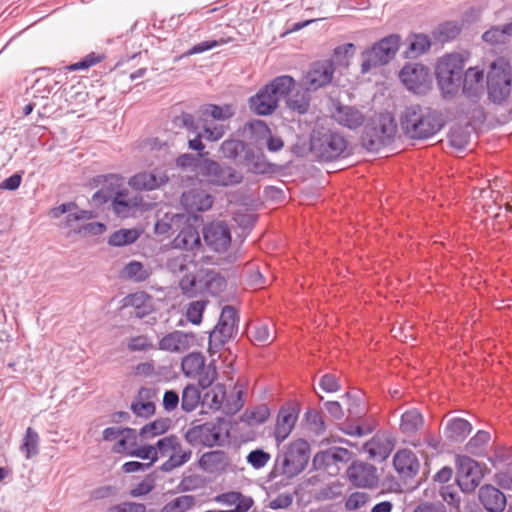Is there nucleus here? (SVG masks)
<instances>
[{
  "instance_id": "39",
  "label": "nucleus",
  "mask_w": 512,
  "mask_h": 512,
  "mask_svg": "<svg viewBox=\"0 0 512 512\" xmlns=\"http://www.w3.org/2000/svg\"><path fill=\"white\" fill-rule=\"evenodd\" d=\"M201 277V269L197 270L196 273L185 274L179 282V287L183 295L188 298H193L202 294V281L199 282Z\"/></svg>"
},
{
  "instance_id": "31",
  "label": "nucleus",
  "mask_w": 512,
  "mask_h": 512,
  "mask_svg": "<svg viewBox=\"0 0 512 512\" xmlns=\"http://www.w3.org/2000/svg\"><path fill=\"white\" fill-rule=\"evenodd\" d=\"M471 430L472 425L469 421L460 417H455L448 420L444 428V435L448 441L460 443L466 439Z\"/></svg>"
},
{
  "instance_id": "59",
  "label": "nucleus",
  "mask_w": 512,
  "mask_h": 512,
  "mask_svg": "<svg viewBox=\"0 0 512 512\" xmlns=\"http://www.w3.org/2000/svg\"><path fill=\"white\" fill-rule=\"evenodd\" d=\"M156 478V471L148 474L143 481H141L135 488L131 489L130 495L132 497H140L148 494L154 489Z\"/></svg>"
},
{
  "instance_id": "3",
  "label": "nucleus",
  "mask_w": 512,
  "mask_h": 512,
  "mask_svg": "<svg viewBox=\"0 0 512 512\" xmlns=\"http://www.w3.org/2000/svg\"><path fill=\"white\" fill-rule=\"evenodd\" d=\"M310 444L307 440L299 438L283 446L275 458L274 466L269 478L284 476L292 479L301 474L307 467L310 459Z\"/></svg>"
},
{
  "instance_id": "24",
  "label": "nucleus",
  "mask_w": 512,
  "mask_h": 512,
  "mask_svg": "<svg viewBox=\"0 0 512 512\" xmlns=\"http://www.w3.org/2000/svg\"><path fill=\"white\" fill-rule=\"evenodd\" d=\"M194 340L195 336L193 333L175 330L160 339L158 348L169 352H183L193 344Z\"/></svg>"
},
{
  "instance_id": "20",
  "label": "nucleus",
  "mask_w": 512,
  "mask_h": 512,
  "mask_svg": "<svg viewBox=\"0 0 512 512\" xmlns=\"http://www.w3.org/2000/svg\"><path fill=\"white\" fill-rule=\"evenodd\" d=\"M347 476L356 487L375 488L379 484L376 467L367 462L353 461L347 469Z\"/></svg>"
},
{
  "instance_id": "15",
  "label": "nucleus",
  "mask_w": 512,
  "mask_h": 512,
  "mask_svg": "<svg viewBox=\"0 0 512 512\" xmlns=\"http://www.w3.org/2000/svg\"><path fill=\"white\" fill-rule=\"evenodd\" d=\"M184 439L192 446H205L211 448L220 444L221 429L219 425L213 422L195 424L194 421L185 432Z\"/></svg>"
},
{
  "instance_id": "38",
  "label": "nucleus",
  "mask_w": 512,
  "mask_h": 512,
  "mask_svg": "<svg viewBox=\"0 0 512 512\" xmlns=\"http://www.w3.org/2000/svg\"><path fill=\"white\" fill-rule=\"evenodd\" d=\"M422 414L415 408L405 411L400 419V430L406 435L415 434L422 426Z\"/></svg>"
},
{
  "instance_id": "33",
  "label": "nucleus",
  "mask_w": 512,
  "mask_h": 512,
  "mask_svg": "<svg viewBox=\"0 0 512 512\" xmlns=\"http://www.w3.org/2000/svg\"><path fill=\"white\" fill-rule=\"evenodd\" d=\"M407 48L404 51V57L407 59L417 58L429 51L431 40L428 35L423 33H412L407 39Z\"/></svg>"
},
{
  "instance_id": "47",
  "label": "nucleus",
  "mask_w": 512,
  "mask_h": 512,
  "mask_svg": "<svg viewBox=\"0 0 512 512\" xmlns=\"http://www.w3.org/2000/svg\"><path fill=\"white\" fill-rule=\"evenodd\" d=\"M308 92L307 90L305 92L297 91L292 97L287 99V107L299 115L306 114L310 108V95Z\"/></svg>"
},
{
  "instance_id": "26",
  "label": "nucleus",
  "mask_w": 512,
  "mask_h": 512,
  "mask_svg": "<svg viewBox=\"0 0 512 512\" xmlns=\"http://www.w3.org/2000/svg\"><path fill=\"white\" fill-rule=\"evenodd\" d=\"M213 197L199 190H191L183 193L181 203L189 212H204L209 210L213 205Z\"/></svg>"
},
{
  "instance_id": "44",
  "label": "nucleus",
  "mask_w": 512,
  "mask_h": 512,
  "mask_svg": "<svg viewBox=\"0 0 512 512\" xmlns=\"http://www.w3.org/2000/svg\"><path fill=\"white\" fill-rule=\"evenodd\" d=\"M249 127L253 132L264 134V135L268 134L267 147L270 152H277L282 149V147L284 145L282 139L279 137H273L270 134L269 127L267 126V124L264 121L256 120V121L250 122Z\"/></svg>"
},
{
  "instance_id": "55",
  "label": "nucleus",
  "mask_w": 512,
  "mask_h": 512,
  "mask_svg": "<svg viewBox=\"0 0 512 512\" xmlns=\"http://www.w3.org/2000/svg\"><path fill=\"white\" fill-rule=\"evenodd\" d=\"M232 41V38H220L219 40H206L193 45L185 52V56H191L195 54H201L208 50H211L219 45L227 44Z\"/></svg>"
},
{
  "instance_id": "51",
  "label": "nucleus",
  "mask_w": 512,
  "mask_h": 512,
  "mask_svg": "<svg viewBox=\"0 0 512 512\" xmlns=\"http://www.w3.org/2000/svg\"><path fill=\"white\" fill-rule=\"evenodd\" d=\"M510 37L512 33L508 30L507 24L502 27H492L482 34V40L491 44H504Z\"/></svg>"
},
{
  "instance_id": "53",
  "label": "nucleus",
  "mask_w": 512,
  "mask_h": 512,
  "mask_svg": "<svg viewBox=\"0 0 512 512\" xmlns=\"http://www.w3.org/2000/svg\"><path fill=\"white\" fill-rule=\"evenodd\" d=\"M247 334L254 343L265 344L270 339L269 327L265 323H255L248 327Z\"/></svg>"
},
{
  "instance_id": "32",
  "label": "nucleus",
  "mask_w": 512,
  "mask_h": 512,
  "mask_svg": "<svg viewBox=\"0 0 512 512\" xmlns=\"http://www.w3.org/2000/svg\"><path fill=\"white\" fill-rule=\"evenodd\" d=\"M173 245L175 248L186 251L200 247L201 239L198 230L191 224L184 225L173 239Z\"/></svg>"
},
{
  "instance_id": "9",
  "label": "nucleus",
  "mask_w": 512,
  "mask_h": 512,
  "mask_svg": "<svg viewBox=\"0 0 512 512\" xmlns=\"http://www.w3.org/2000/svg\"><path fill=\"white\" fill-rule=\"evenodd\" d=\"M240 317L236 308L225 305L218 322L209 332L208 351L210 354L220 351L238 332Z\"/></svg>"
},
{
  "instance_id": "61",
  "label": "nucleus",
  "mask_w": 512,
  "mask_h": 512,
  "mask_svg": "<svg viewBox=\"0 0 512 512\" xmlns=\"http://www.w3.org/2000/svg\"><path fill=\"white\" fill-rule=\"evenodd\" d=\"M128 454L132 457H137L140 459H150L151 466L158 461L157 452L155 451L154 445H143L138 448H135L128 452Z\"/></svg>"
},
{
  "instance_id": "36",
  "label": "nucleus",
  "mask_w": 512,
  "mask_h": 512,
  "mask_svg": "<svg viewBox=\"0 0 512 512\" xmlns=\"http://www.w3.org/2000/svg\"><path fill=\"white\" fill-rule=\"evenodd\" d=\"M155 393L152 389L141 387L138 391V398L140 401L132 402L130 409L138 417L150 418L155 414L156 406L152 401L143 402V399H149L154 396Z\"/></svg>"
},
{
  "instance_id": "6",
  "label": "nucleus",
  "mask_w": 512,
  "mask_h": 512,
  "mask_svg": "<svg viewBox=\"0 0 512 512\" xmlns=\"http://www.w3.org/2000/svg\"><path fill=\"white\" fill-rule=\"evenodd\" d=\"M396 129L394 118L389 114H381L366 123L361 135V144L369 152H378L393 142Z\"/></svg>"
},
{
  "instance_id": "2",
  "label": "nucleus",
  "mask_w": 512,
  "mask_h": 512,
  "mask_svg": "<svg viewBox=\"0 0 512 512\" xmlns=\"http://www.w3.org/2000/svg\"><path fill=\"white\" fill-rule=\"evenodd\" d=\"M399 120L404 135L413 140L429 139L445 125L441 112L419 104L407 106Z\"/></svg>"
},
{
  "instance_id": "35",
  "label": "nucleus",
  "mask_w": 512,
  "mask_h": 512,
  "mask_svg": "<svg viewBox=\"0 0 512 512\" xmlns=\"http://www.w3.org/2000/svg\"><path fill=\"white\" fill-rule=\"evenodd\" d=\"M390 444L387 439L377 434L364 444V450L370 459L382 462L389 457L392 451Z\"/></svg>"
},
{
  "instance_id": "40",
  "label": "nucleus",
  "mask_w": 512,
  "mask_h": 512,
  "mask_svg": "<svg viewBox=\"0 0 512 512\" xmlns=\"http://www.w3.org/2000/svg\"><path fill=\"white\" fill-rule=\"evenodd\" d=\"M171 423V419L168 417L158 418L144 425L139 431V436L143 440H149L159 435L165 434L170 429Z\"/></svg>"
},
{
  "instance_id": "5",
  "label": "nucleus",
  "mask_w": 512,
  "mask_h": 512,
  "mask_svg": "<svg viewBox=\"0 0 512 512\" xmlns=\"http://www.w3.org/2000/svg\"><path fill=\"white\" fill-rule=\"evenodd\" d=\"M294 86L295 80L292 76H277L250 97V107L258 115H271L277 109L279 101L287 97Z\"/></svg>"
},
{
  "instance_id": "28",
  "label": "nucleus",
  "mask_w": 512,
  "mask_h": 512,
  "mask_svg": "<svg viewBox=\"0 0 512 512\" xmlns=\"http://www.w3.org/2000/svg\"><path fill=\"white\" fill-rule=\"evenodd\" d=\"M201 275L202 294L218 296L226 289V279L215 270L201 268Z\"/></svg>"
},
{
  "instance_id": "17",
  "label": "nucleus",
  "mask_w": 512,
  "mask_h": 512,
  "mask_svg": "<svg viewBox=\"0 0 512 512\" xmlns=\"http://www.w3.org/2000/svg\"><path fill=\"white\" fill-rule=\"evenodd\" d=\"M480 464L466 455L456 457V482L463 493H471L480 483V477L474 473Z\"/></svg>"
},
{
  "instance_id": "14",
  "label": "nucleus",
  "mask_w": 512,
  "mask_h": 512,
  "mask_svg": "<svg viewBox=\"0 0 512 512\" xmlns=\"http://www.w3.org/2000/svg\"><path fill=\"white\" fill-rule=\"evenodd\" d=\"M399 77L404 86L418 95H425L432 85L430 71L421 63H408L400 70Z\"/></svg>"
},
{
  "instance_id": "29",
  "label": "nucleus",
  "mask_w": 512,
  "mask_h": 512,
  "mask_svg": "<svg viewBox=\"0 0 512 512\" xmlns=\"http://www.w3.org/2000/svg\"><path fill=\"white\" fill-rule=\"evenodd\" d=\"M251 146L238 139H226L220 146V151L225 159L230 160L236 166H242L244 155Z\"/></svg>"
},
{
  "instance_id": "62",
  "label": "nucleus",
  "mask_w": 512,
  "mask_h": 512,
  "mask_svg": "<svg viewBox=\"0 0 512 512\" xmlns=\"http://www.w3.org/2000/svg\"><path fill=\"white\" fill-rule=\"evenodd\" d=\"M319 386L326 393H335L341 389L340 379L332 373L324 374L319 380Z\"/></svg>"
},
{
  "instance_id": "63",
  "label": "nucleus",
  "mask_w": 512,
  "mask_h": 512,
  "mask_svg": "<svg viewBox=\"0 0 512 512\" xmlns=\"http://www.w3.org/2000/svg\"><path fill=\"white\" fill-rule=\"evenodd\" d=\"M304 418L309 426L317 433L325 430V424L321 412L315 409H308Z\"/></svg>"
},
{
  "instance_id": "21",
  "label": "nucleus",
  "mask_w": 512,
  "mask_h": 512,
  "mask_svg": "<svg viewBox=\"0 0 512 512\" xmlns=\"http://www.w3.org/2000/svg\"><path fill=\"white\" fill-rule=\"evenodd\" d=\"M169 177L165 170L156 167L150 171H143L133 175L129 185L139 191H152L165 185Z\"/></svg>"
},
{
  "instance_id": "8",
  "label": "nucleus",
  "mask_w": 512,
  "mask_h": 512,
  "mask_svg": "<svg viewBox=\"0 0 512 512\" xmlns=\"http://www.w3.org/2000/svg\"><path fill=\"white\" fill-rule=\"evenodd\" d=\"M401 44V36L393 33L389 34L370 48L361 53V73L366 74L374 67H380L388 64L397 54Z\"/></svg>"
},
{
  "instance_id": "30",
  "label": "nucleus",
  "mask_w": 512,
  "mask_h": 512,
  "mask_svg": "<svg viewBox=\"0 0 512 512\" xmlns=\"http://www.w3.org/2000/svg\"><path fill=\"white\" fill-rule=\"evenodd\" d=\"M482 506L488 512H502L506 507V496L498 488L490 484L483 485Z\"/></svg>"
},
{
  "instance_id": "27",
  "label": "nucleus",
  "mask_w": 512,
  "mask_h": 512,
  "mask_svg": "<svg viewBox=\"0 0 512 512\" xmlns=\"http://www.w3.org/2000/svg\"><path fill=\"white\" fill-rule=\"evenodd\" d=\"M243 167H248L255 174H271L276 172L277 166L270 163L262 152H256L252 147L244 155Z\"/></svg>"
},
{
  "instance_id": "50",
  "label": "nucleus",
  "mask_w": 512,
  "mask_h": 512,
  "mask_svg": "<svg viewBox=\"0 0 512 512\" xmlns=\"http://www.w3.org/2000/svg\"><path fill=\"white\" fill-rule=\"evenodd\" d=\"M125 276L135 282H144L149 276L150 272L145 268L143 263L139 261H131L124 267Z\"/></svg>"
},
{
  "instance_id": "54",
  "label": "nucleus",
  "mask_w": 512,
  "mask_h": 512,
  "mask_svg": "<svg viewBox=\"0 0 512 512\" xmlns=\"http://www.w3.org/2000/svg\"><path fill=\"white\" fill-rule=\"evenodd\" d=\"M105 59L104 54H98L95 52H91L83 57L80 61L70 64L66 66L68 71H79V70H87L90 67L102 62Z\"/></svg>"
},
{
  "instance_id": "41",
  "label": "nucleus",
  "mask_w": 512,
  "mask_h": 512,
  "mask_svg": "<svg viewBox=\"0 0 512 512\" xmlns=\"http://www.w3.org/2000/svg\"><path fill=\"white\" fill-rule=\"evenodd\" d=\"M483 456L487 458L493 468L498 469L499 467L508 464L511 460L512 447L496 445L488 450Z\"/></svg>"
},
{
  "instance_id": "52",
  "label": "nucleus",
  "mask_w": 512,
  "mask_h": 512,
  "mask_svg": "<svg viewBox=\"0 0 512 512\" xmlns=\"http://www.w3.org/2000/svg\"><path fill=\"white\" fill-rule=\"evenodd\" d=\"M225 453L220 450L204 453L199 459V466L205 471H214L222 463Z\"/></svg>"
},
{
  "instance_id": "25",
  "label": "nucleus",
  "mask_w": 512,
  "mask_h": 512,
  "mask_svg": "<svg viewBox=\"0 0 512 512\" xmlns=\"http://www.w3.org/2000/svg\"><path fill=\"white\" fill-rule=\"evenodd\" d=\"M335 121L350 130H356L364 123V114L357 108L339 104L333 114Z\"/></svg>"
},
{
  "instance_id": "58",
  "label": "nucleus",
  "mask_w": 512,
  "mask_h": 512,
  "mask_svg": "<svg viewBox=\"0 0 512 512\" xmlns=\"http://www.w3.org/2000/svg\"><path fill=\"white\" fill-rule=\"evenodd\" d=\"M207 301L199 300L193 301L188 305L186 317L189 322L194 325H199L202 321V316L206 307Z\"/></svg>"
},
{
  "instance_id": "43",
  "label": "nucleus",
  "mask_w": 512,
  "mask_h": 512,
  "mask_svg": "<svg viewBox=\"0 0 512 512\" xmlns=\"http://www.w3.org/2000/svg\"><path fill=\"white\" fill-rule=\"evenodd\" d=\"M201 113L203 117L210 116L214 120L225 121L235 114V109L231 104H207L202 107Z\"/></svg>"
},
{
  "instance_id": "22",
  "label": "nucleus",
  "mask_w": 512,
  "mask_h": 512,
  "mask_svg": "<svg viewBox=\"0 0 512 512\" xmlns=\"http://www.w3.org/2000/svg\"><path fill=\"white\" fill-rule=\"evenodd\" d=\"M300 409L297 404L283 405L277 415L274 428V437L278 443L283 442L293 430L299 416Z\"/></svg>"
},
{
  "instance_id": "64",
  "label": "nucleus",
  "mask_w": 512,
  "mask_h": 512,
  "mask_svg": "<svg viewBox=\"0 0 512 512\" xmlns=\"http://www.w3.org/2000/svg\"><path fill=\"white\" fill-rule=\"evenodd\" d=\"M448 138L452 147L461 150L467 146L469 136L461 128H457L450 131Z\"/></svg>"
},
{
  "instance_id": "57",
  "label": "nucleus",
  "mask_w": 512,
  "mask_h": 512,
  "mask_svg": "<svg viewBox=\"0 0 512 512\" xmlns=\"http://www.w3.org/2000/svg\"><path fill=\"white\" fill-rule=\"evenodd\" d=\"M202 154L193 155L190 153L181 154L176 158V165L181 169H191L199 174Z\"/></svg>"
},
{
  "instance_id": "49",
  "label": "nucleus",
  "mask_w": 512,
  "mask_h": 512,
  "mask_svg": "<svg viewBox=\"0 0 512 512\" xmlns=\"http://www.w3.org/2000/svg\"><path fill=\"white\" fill-rule=\"evenodd\" d=\"M195 505L193 495H182L168 502L161 512H186Z\"/></svg>"
},
{
  "instance_id": "56",
  "label": "nucleus",
  "mask_w": 512,
  "mask_h": 512,
  "mask_svg": "<svg viewBox=\"0 0 512 512\" xmlns=\"http://www.w3.org/2000/svg\"><path fill=\"white\" fill-rule=\"evenodd\" d=\"M271 459L270 453L258 448L250 451L246 457V461L252 468L259 470L267 465Z\"/></svg>"
},
{
  "instance_id": "4",
  "label": "nucleus",
  "mask_w": 512,
  "mask_h": 512,
  "mask_svg": "<svg viewBox=\"0 0 512 512\" xmlns=\"http://www.w3.org/2000/svg\"><path fill=\"white\" fill-rule=\"evenodd\" d=\"M310 149L317 161L325 163L344 159L350 155L349 143L344 135L324 127L312 131Z\"/></svg>"
},
{
  "instance_id": "34",
  "label": "nucleus",
  "mask_w": 512,
  "mask_h": 512,
  "mask_svg": "<svg viewBox=\"0 0 512 512\" xmlns=\"http://www.w3.org/2000/svg\"><path fill=\"white\" fill-rule=\"evenodd\" d=\"M463 25L456 20L441 22L432 31V37L437 43L445 44L455 40L461 33Z\"/></svg>"
},
{
  "instance_id": "37",
  "label": "nucleus",
  "mask_w": 512,
  "mask_h": 512,
  "mask_svg": "<svg viewBox=\"0 0 512 512\" xmlns=\"http://www.w3.org/2000/svg\"><path fill=\"white\" fill-rule=\"evenodd\" d=\"M137 206L136 201L128 198L127 190L121 189V187L116 188L111 207L117 216L123 218L131 216Z\"/></svg>"
},
{
  "instance_id": "60",
  "label": "nucleus",
  "mask_w": 512,
  "mask_h": 512,
  "mask_svg": "<svg viewBox=\"0 0 512 512\" xmlns=\"http://www.w3.org/2000/svg\"><path fill=\"white\" fill-rule=\"evenodd\" d=\"M202 129L204 138L211 142L220 140L225 134L224 125H212L208 123L207 119L203 120Z\"/></svg>"
},
{
  "instance_id": "16",
  "label": "nucleus",
  "mask_w": 512,
  "mask_h": 512,
  "mask_svg": "<svg viewBox=\"0 0 512 512\" xmlns=\"http://www.w3.org/2000/svg\"><path fill=\"white\" fill-rule=\"evenodd\" d=\"M335 64L332 59L313 62L304 76L307 91H317L329 85L333 79Z\"/></svg>"
},
{
  "instance_id": "13",
  "label": "nucleus",
  "mask_w": 512,
  "mask_h": 512,
  "mask_svg": "<svg viewBox=\"0 0 512 512\" xmlns=\"http://www.w3.org/2000/svg\"><path fill=\"white\" fill-rule=\"evenodd\" d=\"M202 406L213 411H222L226 415H233L244 406L243 392L237 391L235 398L230 401L226 395V386L217 383L202 397Z\"/></svg>"
},
{
  "instance_id": "1",
  "label": "nucleus",
  "mask_w": 512,
  "mask_h": 512,
  "mask_svg": "<svg viewBox=\"0 0 512 512\" xmlns=\"http://www.w3.org/2000/svg\"><path fill=\"white\" fill-rule=\"evenodd\" d=\"M465 68V59L459 53L442 56L435 66V77L442 99H455L461 91L457 103V113L475 119L480 111V68Z\"/></svg>"
},
{
  "instance_id": "42",
  "label": "nucleus",
  "mask_w": 512,
  "mask_h": 512,
  "mask_svg": "<svg viewBox=\"0 0 512 512\" xmlns=\"http://www.w3.org/2000/svg\"><path fill=\"white\" fill-rule=\"evenodd\" d=\"M201 402L202 397L200 389L194 384H188L185 386L182 391L180 402L181 409L186 413H190L194 411L199 406V404H201Z\"/></svg>"
},
{
  "instance_id": "11",
  "label": "nucleus",
  "mask_w": 512,
  "mask_h": 512,
  "mask_svg": "<svg viewBox=\"0 0 512 512\" xmlns=\"http://www.w3.org/2000/svg\"><path fill=\"white\" fill-rule=\"evenodd\" d=\"M155 451L157 452L158 458L168 455L170 451L173 453L169 458L159 466L161 472L169 473L175 468L180 467L187 463L192 455L190 449L183 450L179 438L175 434H170L163 438H160L154 445Z\"/></svg>"
},
{
  "instance_id": "23",
  "label": "nucleus",
  "mask_w": 512,
  "mask_h": 512,
  "mask_svg": "<svg viewBox=\"0 0 512 512\" xmlns=\"http://www.w3.org/2000/svg\"><path fill=\"white\" fill-rule=\"evenodd\" d=\"M393 466L402 479H412L419 471L417 456L408 449L399 450L393 458Z\"/></svg>"
},
{
  "instance_id": "45",
  "label": "nucleus",
  "mask_w": 512,
  "mask_h": 512,
  "mask_svg": "<svg viewBox=\"0 0 512 512\" xmlns=\"http://www.w3.org/2000/svg\"><path fill=\"white\" fill-rule=\"evenodd\" d=\"M139 236L136 229H120L109 236L108 244L113 247H123L134 243Z\"/></svg>"
},
{
  "instance_id": "48",
  "label": "nucleus",
  "mask_w": 512,
  "mask_h": 512,
  "mask_svg": "<svg viewBox=\"0 0 512 512\" xmlns=\"http://www.w3.org/2000/svg\"><path fill=\"white\" fill-rule=\"evenodd\" d=\"M38 445V433L32 427H28L25 431L23 443L20 447V450L25 454V457L27 459H30L39 453Z\"/></svg>"
},
{
  "instance_id": "10",
  "label": "nucleus",
  "mask_w": 512,
  "mask_h": 512,
  "mask_svg": "<svg viewBox=\"0 0 512 512\" xmlns=\"http://www.w3.org/2000/svg\"><path fill=\"white\" fill-rule=\"evenodd\" d=\"M181 369L185 376L197 377L198 385L202 389L210 387L218 376L215 360L206 365L205 357L200 352H192L183 357Z\"/></svg>"
},
{
  "instance_id": "18",
  "label": "nucleus",
  "mask_w": 512,
  "mask_h": 512,
  "mask_svg": "<svg viewBox=\"0 0 512 512\" xmlns=\"http://www.w3.org/2000/svg\"><path fill=\"white\" fill-rule=\"evenodd\" d=\"M202 233L205 244L214 252H225L231 244L230 229L223 221L205 225Z\"/></svg>"
},
{
  "instance_id": "19",
  "label": "nucleus",
  "mask_w": 512,
  "mask_h": 512,
  "mask_svg": "<svg viewBox=\"0 0 512 512\" xmlns=\"http://www.w3.org/2000/svg\"><path fill=\"white\" fill-rule=\"evenodd\" d=\"M95 181L101 185V188L92 195L90 204L96 209H101L108 204L112 206L116 188L122 186L123 179L116 174H108L97 176Z\"/></svg>"
},
{
  "instance_id": "12",
  "label": "nucleus",
  "mask_w": 512,
  "mask_h": 512,
  "mask_svg": "<svg viewBox=\"0 0 512 512\" xmlns=\"http://www.w3.org/2000/svg\"><path fill=\"white\" fill-rule=\"evenodd\" d=\"M199 175L213 186L229 187L243 181V175L234 168L222 166L217 161L209 158L202 159Z\"/></svg>"
},
{
  "instance_id": "46",
  "label": "nucleus",
  "mask_w": 512,
  "mask_h": 512,
  "mask_svg": "<svg viewBox=\"0 0 512 512\" xmlns=\"http://www.w3.org/2000/svg\"><path fill=\"white\" fill-rule=\"evenodd\" d=\"M343 399L347 400V411L351 418L360 419L366 414V407L364 400L357 393L346 392L342 395Z\"/></svg>"
},
{
  "instance_id": "7",
  "label": "nucleus",
  "mask_w": 512,
  "mask_h": 512,
  "mask_svg": "<svg viewBox=\"0 0 512 512\" xmlns=\"http://www.w3.org/2000/svg\"><path fill=\"white\" fill-rule=\"evenodd\" d=\"M512 89V66L510 60L498 57L490 65L487 74V90L493 103H501L510 95Z\"/></svg>"
}]
</instances>
